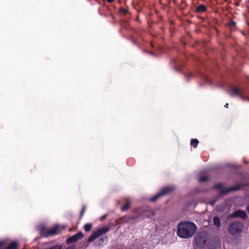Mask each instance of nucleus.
Segmentation results:
<instances>
[{"label":"nucleus","instance_id":"obj_7","mask_svg":"<svg viewBox=\"0 0 249 249\" xmlns=\"http://www.w3.org/2000/svg\"><path fill=\"white\" fill-rule=\"evenodd\" d=\"M84 236L83 233L81 231L78 232L77 234L73 235L71 237H70L67 240V244H70L71 243H73L76 242L79 239L82 238Z\"/></svg>","mask_w":249,"mask_h":249},{"label":"nucleus","instance_id":"obj_12","mask_svg":"<svg viewBox=\"0 0 249 249\" xmlns=\"http://www.w3.org/2000/svg\"><path fill=\"white\" fill-rule=\"evenodd\" d=\"M198 143V141L197 139H193L191 141V144L195 148H196Z\"/></svg>","mask_w":249,"mask_h":249},{"label":"nucleus","instance_id":"obj_26","mask_svg":"<svg viewBox=\"0 0 249 249\" xmlns=\"http://www.w3.org/2000/svg\"><path fill=\"white\" fill-rule=\"evenodd\" d=\"M247 210L249 213V205H248V207H247Z\"/></svg>","mask_w":249,"mask_h":249},{"label":"nucleus","instance_id":"obj_20","mask_svg":"<svg viewBox=\"0 0 249 249\" xmlns=\"http://www.w3.org/2000/svg\"><path fill=\"white\" fill-rule=\"evenodd\" d=\"M215 201H216V200H213V201H211V202H210V204L212 206H213V205H214V203H215Z\"/></svg>","mask_w":249,"mask_h":249},{"label":"nucleus","instance_id":"obj_11","mask_svg":"<svg viewBox=\"0 0 249 249\" xmlns=\"http://www.w3.org/2000/svg\"><path fill=\"white\" fill-rule=\"evenodd\" d=\"M214 224L217 227L219 228L221 226L220 219L218 217H214L213 219Z\"/></svg>","mask_w":249,"mask_h":249},{"label":"nucleus","instance_id":"obj_22","mask_svg":"<svg viewBox=\"0 0 249 249\" xmlns=\"http://www.w3.org/2000/svg\"><path fill=\"white\" fill-rule=\"evenodd\" d=\"M205 80L208 83H211L210 80L208 78H206Z\"/></svg>","mask_w":249,"mask_h":249},{"label":"nucleus","instance_id":"obj_25","mask_svg":"<svg viewBox=\"0 0 249 249\" xmlns=\"http://www.w3.org/2000/svg\"><path fill=\"white\" fill-rule=\"evenodd\" d=\"M224 107H228V103L226 104L225 105Z\"/></svg>","mask_w":249,"mask_h":249},{"label":"nucleus","instance_id":"obj_4","mask_svg":"<svg viewBox=\"0 0 249 249\" xmlns=\"http://www.w3.org/2000/svg\"><path fill=\"white\" fill-rule=\"evenodd\" d=\"M207 239L206 234L205 232L200 233L196 237V244L198 248H203L206 243Z\"/></svg>","mask_w":249,"mask_h":249},{"label":"nucleus","instance_id":"obj_1","mask_svg":"<svg viewBox=\"0 0 249 249\" xmlns=\"http://www.w3.org/2000/svg\"><path fill=\"white\" fill-rule=\"evenodd\" d=\"M196 230V226L193 222H181L178 226L177 235L181 238H188L194 235Z\"/></svg>","mask_w":249,"mask_h":249},{"label":"nucleus","instance_id":"obj_13","mask_svg":"<svg viewBox=\"0 0 249 249\" xmlns=\"http://www.w3.org/2000/svg\"><path fill=\"white\" fill-rule=\"evenodd\" d=\"M206 10V7L203 5H200L197 8V11L199 12H203Z\"/></svg>","mask_w":249,"mask_h":249},{"label":"nucleus","instance_id":"obj_15","mask_svg":"<svg viewBox=\"0 0 249 249\" xmlns=\"http://www.w3.org/2000/svg\"><path fill=\"white\" fill-rule=\"evenodd\" d=\"M208 177L207 176H203L199 178V182H204L208 180Z\"/></svg>","mask_w":249,"mask_h":249},{"label":"nucleus","instance_id":"obj_23","mask_svg":"<svg viewBox=\"0 0 249 249\" xmlns=\"http://www.w3.org/2000/svg\"><path fill=\"white\" fill-rule=\"evenodd\" d=\"M108 2L111 3L114 1V0H107Z\"/></svg>","mask_w":249,"mask_h":249},{"label":"nucleus","instance_id":"obj_3","mask_svg":"<svg viewBox=\"0 0 249 249\" xmlns=\"http://www.w3.org/2000/svg\"><path fill=\"white\" fill-rule=\"evenodd\" d=\"M109 231V228L105 227L97 230L94 231L92 234L89 236L88 242H90L94 241L95 239L100 236L101 235L105 234Z\"/></svg>","mask_w":249,"mask_h":249},{"label":"nucleus","instance_id":"obj_2","mask_svg":"<svg viewBox=\"0 0 249 249\" xmlns=\"http://www.w3.org/2000/svg\"><path fill=\"white\" fill-rule=\"evenodd\" d=\"M242 224L239 222L231 224L229 227V231L232 235H237L240 233L243 229Z\"/></svg>","mask_w":249,"mask_h":249},{"label":"nucleus","instance_id":"obj_18","mask_svg":"<svg viewBox=\"0 0 249 249\" xmlns=\"http://www.w3.org/2000/svg\"><path fill=\"white\" fill-rule=\"evenodd\" d=\"M107 239V237L106 238H101L100 239V242H101V243H99V245L102 244V243L104 242L105 240H106Z\"/></svg>","mask_w":249,"mask_h":249},{"label":"nucleus","instance_id":"obj_21","mask_svg":"<svg viewBox=\"0 0 249 249\" xmlns=\"http://www.w3.org/2000/svg\"><path fill=\"white\" fill-rule=\"evenodd\" d=\"M66 249H74V247L73 246H69Z\"/></svg>","mask_w":249,"mask_h":249},{"label":"nucleus","instance_id":"obj_6","mask_svg":"<svg viewBox=\"0 0 249 249\" xmlns=\"http://www.w3.org/2000/svg\"><path fill=\"white\" fill-rule=\"evenodd\" d=\"M229 94L231 96H239L241 99H245L244 91L242 89H235L231 88L229 91Z\"/></svg>","mask_w":249,"mask_h":249},{"label":"nucleus","instance_id":"obj_16","mask_svg":"<svg viewBox=\"0 0 249 249\" xmlns=\"http://www.w3.org/2000/svg\"><path fill=\"white\" fill-rule=\"evenodd\" d=\"M129 207V204L128 203H125V204L122 208V211H126Z\"/></svg>","mask_w":249,"mask_h":249},{"label":"nucleus","instance_id":"obj_19","mask_svg":"<svg viewBox=\"0 0 249 249\" xmlns=\"http://www.w3.org/2000/svg\"><path fill=\"white\" fill-rule=\"evenodd\" d=\"M235 25V23L233 21H231L229 23V25L231 27L234 26Z\"/></svg>","mask_w":249,"mask_h":249},{"label":"nucleus","instance_id":"obj_14","mask_svg":"<svg viewBox=\"0 0 249 249\" xmlns=\"http://www.w3.org/2000/svg\"><path fill=\"white\" fill-rule=\"evenodd\" d=\"M91 228H92V225L91 224H89V223L86 224L84 226V229L86 231H89L91 230Z\"/></svg>","mask_w":249,"mask_h":249},{"label":"nucleus","instance_id":"obj_17","mask_svg":"<svg viewBox=\"0 0 249 249\" xmlns=\"http://www.w3.org/2000/svg\"><path fill=\"white\" fill-rule=\"evenodd\" d=\"M5 244L4 241H0V249H2Z\"/></svg>","mask_w":249,"mask_h":249},{"label":"nucleus","instance_id":"obj_5","mask_svg":"<svg viewBox=\"0 0 249 249\" xmlns=\"http://www.w3.org/2000/svg\"><path fill=\"white\" fill-rule=\"evenodd\" d=\"M175 188L173 186H166L163 188L159 193L154 196L153 197L151 198V201L154 202L156 200H157L161 196L166 195L170 192H171L172 190H173Z\"/></svg>","mask_w":249,"mask_h":249},{"label":"nucleus","instance_id":"obj_9","mask_svg":"<svg viewBox=\"0 0 249 249\" xmlns=\"http://www.w3.org/2000/svg\"><path fill=\"white\" fill-rule=\"evenodd\" d=\"M47 231L48 232V235L57 234L60 232L59 227L58 226H55L51 229H47Z\"/></svg>","mask_w":249,"mask_h":249},{"label":"nucleus","instance_id":"obj_8","mask_svg":"<svg viewBox=\"0 0 249 249\" xmlns=\"http://www.w3.org/2000/svg\"><path fill=\"white\" fill-rule=\"evenodd\" d=\"M214 188L220 189V194H224L227 192H229L232 190H237L239 189V187H229L227 189H222V184H217L215 185Z\"/></svg>","mask_w":249,"mask_h":249},{"label":"nucleus","instance_id":"obj_24","mask_svg":"<svg viewBox=\"0 0 249 249\" xmlns=\"http://www.w3.org/2000/svg\"><path fill=\"white\" fill-rule=\"evenodd\" d=\"M85 207H84V208H83V210H82V211H81V214H83V213H84V211H85Z\"/></svg>","mask_w":249,"mask_h":249},{"label":"nucleus","instance_id":"obj_10","mask_svg":"<svg viewBox=\"0 0 249 249\" xmlns=\"http://www.w3.org/2000/svg\"><path fill=\"white\" fill-rule=\"evenodd\" d=\"M233 217H239L242 218H246L247 217L246 212L244 211L238 210L235 211L232 214Z\"/></svg>","mask_w":249,"mask_h":249}]
</instances>
